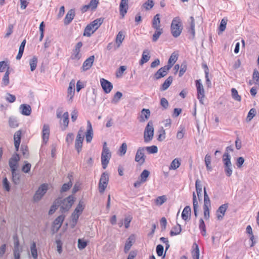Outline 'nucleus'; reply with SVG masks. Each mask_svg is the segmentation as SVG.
Returning <instances> with one entry per match:
<instances>
[{"instance_id": "17", "label": "nucleus", "mask_w": 259, "mask_h": 259, "mask_svg": "<svg viewBox=\"0 0 259 259\" xmlns=\"http://www.w3.org/2000/svg\"><path fill=\"white\" fill-rule=\"evenodd\" d=\"M128 9V0H121L119 5L120 14L123 17Z\"/></svg>"}, {"instance_id": "40", "label": "nucleus", "mask_w": 259, "mask_h": 259, "mask_svg": "<svg viewBox=\"0 0 259 259\" xmlns=\"http://www.w3.org/2000/svg\"><path fill=\"white\" fill-rule=\"evenodd\" d=\"M223 161L225 165H231L232 164L231 162V156L228 152H225L223 156Z\"/></svg>"}, {"instance_id": "14", "label": "nucleus", "mask_w": 259, "mask_h": 259, "mask_svg": "<svg viewBox=\"0 0 259 259\" xmlns=\"http://www.w3.org/2000/svg\"><path fill=\"white\" fill-rule=\"evenodd\" d=\"M228 207L227 203L221 205L217 210V217L218 220H222L225 214L226 210Z\"/></svg>"}, {"instance_id": "47", "label": "nucleus", "mask_w": 259, "mask_h": 259, "mask_svg": "<svg viewBox=\"0 0 259 259\" xmlns=\"http://www.w3.org/2000/svg\"><path fill=\"white\" fill-rule=\"evenodd\" d=\"M122 96V94L120 92H117L114 95V97L111 101V102L113 104L117 103L120 100Z\"/></svg>"}, {"instance_id": "30", "label": "nucleus", "mask_w": 259, "mask_h": 259, "mask_svg": "<svg viewBox=\"0 0 259 259\" xmlns=\"http://www.w3.org/2000/svg\"><path fill=\"white\" fill-rule=\"evenodd\" d=\"M172 80V77L171 76H169L162 84L161 90L162 91H165L167 90L171 84Z\"/></svg>"}, {"instance_id": "54", "label": "nucleus", "mask_w": 259, "mask_h": 259, "mask_svg": "<svg viewBox=\"0 0 259 259\" xmlns=\"http://www.w3.org/2000/svg\"><path fill=\"white\" fill-rule=\"evenodd\" d=\"M205 163L207 170H211V167L210 166L211 163V156L209 154H206L205 157Z\"/></svg>"}, {"instance_id": "63", "label": "nucleus", "mask_w": 259, "mask_h": 259, "mask_svg": "<svg viewBox=\"0 0 259 259\" xmlns=\"http://www.w3.org/2000/svg\"><path fill=\"white\" fill-rule=\"evenodd\" d=\"M225 171L228 177H230L232 174V164L225 165Z\"/></svg>"}, {"instance_id": "46", "label": "nucleus", "mask_w": 259, "mask_h": 259, "mask_svg": "<svg viewBox=\"0 0 259 259\" xmlns=\"http://www.w3.org/2000/svg\"><path fill=\"white\" fill-rule=\"evenodd\" d=\"M104 21V18H98L93 21H92L91 23L94 27H95V29H98V28L101 26V25L103 23Z\"/></svg>"}, {"instance_id": "16", "label": "nucleus", "mask_w": 259, "mask_h": 259, "mask_svg": "<svg viewBox=\"0 0 259 259\" xmlns=\"http://www.w3.org/2000/svg\"><path fill=\"white\" fill-rule=\"evenodd\" d=\"M94 59L95 56L93 55L91 56L84 61L82 66L83 71H86L91 68L94 63Z\"/></svg>"}, {"instance_id": "11", "label": "nucleus", "mask_w": 259, "mask_h": 259, "mask_svg": "<svg viewBox=\"0 0 259 259\" xmlns=\"http://www.w3.org/2000/svg\"><path fill=\"white\" fill-rule=\"evenodd\" d=\"M19 160L20 157L19 154L17 153L13 155L12 157L10 159L9 164L11 171L17 170L18 166V162L19 161Z\"/></svg>"}, {"instance_id": "9", "label": "nucleus", "mask_w": 259, "mask_h": 259, "mask_svg": "<svg viewBox=\"0 0 259 259\" xmlns=\"http://www.w3.org/2000/svg\"><path fill=\"white\" fill-rule=\"evenodd\" d=\"M196 86L197 91V98L199 100L201 104H204L203 98H204V90L203 86L200 82V80H197L196 81Z\"/></svg>"}, {"instance_id": "2", "label": "nucleus", "mask_w": 259, "mask_h": 259, "mask_svg": "<svg viewBox=\"0 0 259 259\" xmlns=\"http://www.w3.org/2000/svg\"><path fill=\"white\" fill-rule=\"evenodd\" d=\"M111 157V153L109 148L107 147V143L104 142L101 155V162L102 167L106 169Z\"/></svg>"}, {"instance_id": "28", "label": "nucleus", "mask_w": 259, "mask_h": 259, "mask_svg": "<svg viewBox=\"0 0 259 259\" xmlns=\"http://www.w3.org/2000/svg\"><path fill=\"white\" fill-rule=\"evenodd\" d=\"M60 203L61 202L60 198H57L55 200L49 211V214L50 215H51L55 212L58 207L60 205Z\"/></svg>"}, {"instance_id": "53", "label": "nucleus", "mask_w": 259, "mask_h": 259, "mask_svg": "<svg viewBox=\"0 0 259 259\" xmlns=\"http://www.w3.org/2000/svg\"><path fill=\"white\" fill-rule=\"evenodd\" d=\"M195 188L197 196H199V194H201L202 191V186L201 185V181L199 179H197L196 181Z\"/></svg>"}, {"instance_id": "26", "label": "nucleus", "mask_w": 259, "mask_h": 259, "mask_svg": "<svg viewBox=\"0 0 259 259\" xmlns=\"http://www.w3.org/2000/svg\"><path fill=\"white\" fill-rule=\"evenodd\" d=\"M150 57H151L149 54V51L148 50H144L142 55L141 59L140 61V64L142 65L144 63L147 62L150 59Z\"/></svg>"}, {"instance_id": "35", "label": "nucleus", "mask_w": 259, "mask_h": 259, "mask_svg": "<svg viewBox=\"0 0 259 259\" xmlns=\"http://www.w3.org/2000/svg\"><path fill=\"white\" fill-rule=\"evenodd\" d=\"M182 231L181 226L177 224L176 226L174 227L170 232V235L172 236L179 234Z\"/></svg>"}, {"instance_id": "29", "label": "nucleus", "mask_w": 259, "mask_h": 259, "mask_svg": "<svg viewBox=\"0 0 259 259\" xmlns=\"http://www.w3.org/2000/svg\"><path fill=\"white\" fill-rule=\"evenodd\" d=\"M124 37L125 36L123 32H122V31H119L117 34L115 39V42L117 45V48H119L121 44H122L123 40L124 39Z\"/></svg>"}, {"instance_id": "49", "label": "nucleus", "mask_w": 259, "mask_h": 259, "mask_svg": "<svg viewBox=\"0 0 259 259\" xmlns=\"http://www.w3.org/2000/svg\"><path fill=\"white\" fill-rule=\"evenodd\" d=\"M256 113V110L254 108H251L248 113L246 121H250L255 116Z\"/></svg>"}, {"instance_id": "59", "label": "nucleus", "mask_w": 259, "mask_h": 259, "mask_svg": "<svg viewBox=\"0 0 259 259\" xmlns=\"http://www.w3.org/2000/svg\"><path fill=\"white\" fill-rule=\"evenodd\" d=\"M158 133H159V134L158 136L157 140L158 141H163L165 138V130H163V128L162 127V128L159 131H158Z\"/></svg>"}, {"instance_id": "1", "label": "nucleus", "mask_w": 259, "mask_h": 259, "mask_svg": "<svg viewBox=\"0 0 259 259\" xmlns=\"http://www.w3.org/2000/svg\"><path fill=\"white\" fill-rule=\"evenodd\" d=\"M60 199V211L62 213L67 212L71 207L75 201V197L73 195H70L66 198Z\"/></svg>"}, {"instance_id": "64", "label": "nucleus", "mask_w": 259, "mask_h": 259, "mask_svg": "<svg viewBox=\"0 0 259 259\" xmlns=\"http://www.w3.org/2000/svg\"><path fill=\"white\" fill-rule=\"evenodd\" d=\"M252 78L255 81V83L259 85V72L256 70L253 71Z\"/></svg>"}, {"instance_id": "4", "label": "nucleus", "mask_w": 259, "mask_h": 259, "mask_svg": "<svg viewBox=\"0 0 259 259\" xmlns=\"http://www.w3.org/2000/svg\"><path fill=\"white\" fill-rule=\"evenodd\" d=\"M154 136V127L152 121H149L147 124L144 132V142L148 143L151 141Z\"/></svg>"}, {"instance_id": "56", "label": "nucleus", "mask_w": 259, "mask_h": 259, "mask_svg": "<svg viewBox=\"0 0 259 259\" xmlns=\"http://www.w3.org/2000/svg\"><path fill=\"white\" fill-rule=\"evenodd\" d=\"M166 201V197L165 196L163 195L158 197L156 199V203L157 205H161Z\"/></svg>"}, {"instance_id": "57", "label": "nucleus", "mask_w": 259, "mask_h": 259, "mask_svg": "<svg viewBox=\"0 0 259 259\" xmlns=\"http://www.w3.org/2000/svg\"><path fill=\"white\" fill-rule=\"evenodd\" d=\"M92 29L91 28L90 26L88 25L85 27L83 33V35L88 37H90L92 34H93L94 32H93Z\"/></svg>"}, {"instance_id": "32", "label": "nucleus", "mask_w": 259, "mask_h": 259, "mask_svg": "<svg viewBox=\"0 0 259 259\" xmlns=\"http://www.w3.org/2000/svg\"><path fill=\"white\" fill-rule=\"evenodd\" d=\"M17 170L11 171L12 175V181L15 185H18L20 182V175L17 172Z\"/></svg>"}, {"instance_id": "50", "label": "nucleus", "mask_w": 259, "mask_h": 259, "mask_svg": "<svg viewBox=\"0 0 259 259\" xmlns=\"http://www.w3.org/2000/svg\"><path fill=\"white\" fill-rule=\"evenodd\" d=\"M146 150L147 151L149 154H154L156 153L158 151V148L156 146H151L149 147H145V150Z\"/></svg>"}, {"instance_id": "37", "label": "nucleus", "mask_w": 259, "mask_h": 259, "mask_svg": "<svg viewBox=\"0 0 259 259\" xmlns=\"http://www.w3.org/2000/svg\"><path fill=\"white\" fill-rule=\"evenodd\" d=\"M150 172L147 169H144L140 176V180L142 182L145 183L147 181V178L149 177Z\"/></svg>"}, {"instance_id": "33", "label": "nucleus", "mask_w": 259, "mask_h": 259, "mask_svg": "<svg viewBox=\"0 0 259 259\" xmlns=\"http://www.w3.org/2000/svg\"><path fill=\"white\" fill-rule=\"evenodd\" d=\"M190 28L189 30V32L192 35V39H194L195 37V20L193 17L191 16L190 18Z\"/></svg>"}, {"instance_id": "15", "label": "nucleus", "mask_w": 259, "mask_h": 259, "mask_svg": "<svg viewBox=\"0 0 259 259\" xmlns=\"http://www.w3.org/2000/svg\"><path fill=\"white\" fill-rule=\"evenodd\" d=\"M93 137V130L90 121H87V131L85 133V139L87 143H90Z\"/></svg>"}, {"instance_id": "48", "label": "nucleus", "mask_w": 259, "mask_h": 259, "mask_svg": "<svg viewBox=\"0 0 259 259\" xmlns=\"http://www.w3.org/2000/svg\"><path fill=\"white\" fill-rule=\"evenodd\" d=\"M231 94L232 98L236 101H240L241 98L238 94L237 91L235 88L231 89Z\"/></svg>"}, {"instance_id": "23", "label": "nucleus", "mask_w": 259, "mask_h": 259, "mask_svg": "<svg viewBox=\"0 0 259 259\" xmlns=\"http://www.w3.org/2000/svg\"><path fill=\"white\" fill-rule=\"evenodd\" d=\"M168 72L164 69L163 67L159 69L157 72L154 74L153 78L154 80H158L165 76Z\"/></svg>"}, {"instance_id": "36", "label": "nucleus", "mask_w": 259, "mask_h": 259, "mask_svg": "<svg viewBox=\"0 0 259 259\" xmlns=\"http://www.w3.org/2000/svg\"><path fill=\"white\" fill-rule=\"evenodd\" d=\"M9 75L10 71L8 69H7L2 79V86H7L9 84Z\"/></svg>"}, {"instance_id": "18", "label": "nucleus", "mask_w": 259, "mask_h": 259, "mask_svg": "<svg viewBox=\"0 0 259 259\" xmlns=\"http://www.w3.org/2000/svg\"><path fill=\"white\" fill-rule=\"evenodd\" d=\"M75 16V12L73 9H71L67 12L64 20V23L65 25H68L73 19Z\"/></svg>"}, {"instance_id": "44", "label": "nucleus", "mask_w": 259, "mask_h": 259, "mask_svg": "<svg viewBox=\"0 0 259 259\" xmlns=\"http://www.w3.org/2000/svg\"><path fill=\"white\" fill-rule=\"evenodd\" d=\"M37 59L35 56L33 57V58L30 60L29 65L30 66V69L31 71H34L37 66Z\"/></svg>"}, {"instance_id": "51", "label": "nucleus", "mask_w": 259, "mask_h": 259, "mask_svg": "<svg viewBox=\"0 0 259 259\" xmlns=\"http://www.w3.org/2000/svg\"><path fill=\"white\" fill-rule=\"evenodd\" d=\"M154 2L152 0H148L142 6L146 10H149L153 8Z\"/></svg>"}, {"instance_id": "21", "label": "nucleus", "mask_w": 259, "mask_h": 259, "mask_svg": "<svg viewBox=\"0 0 259 259\" xmlns=\"http://www.w3.org/2000/svg\"><path fill=\"white\" fill-rule=\"evenodd\" d=\"M135 241V237L134 235H131L126 240L124 250L125 253H127L129 250L130 249L131 246L133 245V243Z\"/></svg>"}, {"instance_id": "34", "label": "nucleus", "mask_w": 259, "mask_h": 259, "mask_svg": "<svg viewBox=\"0 0 259 259\" xmlns=\"http://www.w3.org/2000/svg\"><path fill=\"white\" fill-rule=\"evenodd\" d=\"M62 122H60L61 124H63L64 126L65 130L67 127H68L69 123V114L68 112H65L62 115Z\"/></svg>"}, {"instance_id": "62", "label": "nucleus", "mask_w": 259, "mask_h": 259, "mask_svg": "<svg viewBox=\"0 0 259 259\" xmlns=\"http://www.w3.org/2000/svg\"><path fill=\"white\" fill-rule=\"evenodd\" d=\"M3 187L7 191L10 190V183L6 177L4 178L3 179Z\"/></svg>"}, {"instance_id": "3", "label": "nucleus", "mask_w": 259, "mask_h": 259, "mask_svg": "<svg viewBox=\"0 0 259 259\" xmlns=\"http://www.w3.org/2000/svg\"><path fill=\"white\" fill-rule=\"evenodd\" d=\"M171 33L175 37H178L181 33L182 28L181 25L180 19L179 17L175 18L171 24Z\"/></svg>"}, {"instance_id": "45", "label": "nucleus", "mask_w": 259, "mask_h": 259, "mask_svg": "<svg viewBox=\"0 0 259 259\" xmlns=\"http://www.w3.org/2000/svg\"><path fill=\"white\" fill-rule=\"evenodd\" d=\"M163 30L162 29H156V31H155L154 33L153 34L152 36V40L154 42L156 41L159 38L160 35L162 33Z\"/></svg>"}, {"instance_id": "20", "label": "nucleus", "mask_w": 259, "mask_h": 259, "mask_svg": "<svg viewBox=\"0 0 259 259\" xmlns=\"http://www.w3.org/2000/svg\"><path fill=\"white\" fill-rule=\"evenodd\" d=\"M50 136V127L48 124H44L42 131V137L44 142L47 143Z\"/></svg>"}, {"instance_id": "60", "label": "nucleus", "mask_w": 259, "mask_h": 259, "mask_svg": "<svg viewBox=\"0 0 259 259\" xmlns=\"http://www.w3.org/2000/svg\"><path fill=\"white\" fill-rule=\"evenodd\" d=\"M31 167V165L30 163L27 162V161H25V164L23 166L22 170L24 172L28 173L30 170Z\"/></svg>"}, {"instance_id": "24", "label": "nucleus", "mask_w": 259, "mask_h": 259, "mask_svg": "<svg viewBox=\"0 0 259 259\" xmlns=\"http://www.w3.org/2000/svg\"><path fill=\"white\" fill-rule=\"evenodd\" d=\"M191 214V207L189 206H186L183 210L182 218L184 221H187L190 220Z\"/></svg>"}, {"instance_id": "22", "label": "nucleus", "mask_w": 259, "mask_h": 259, "mask_svg": "<svg viewBox=\"0 0 259 259\" xmlns=\"http://www.w3.org/2000/svg\"><path fill=\"white\" fill-rule=\"evenodd\" d=\"M150 116V111L149 109H143L141 111V114L140 116L139 121L141 122H145L147 120Z\"/></svg>"}, {"instance_id": "6", "label": "nucleus", "mask_w": 259, "mask_h": 259, "mask_svg": "<svg viewBox=\"0 0 259 259\" xmlns=\"http://www.w3.org/2000/svg\"><path fill=\"white\" fill-rule=\"evenodd\" d=\"M109 182V175L106 172H103L100 178L99 183V191L101 193H103L107 186Z\"/></svg>"}, {"instance_id": "12", "label": "nucleus", "mask_w": 259, "mask_h": 259, "mask_svg": "<svg viewBox=\"0 0 259 259\" xmlns=\"http://www.w3.org/2000/svg\"><path fill=\"white\" fill-rule=\"evenodd\" d=\"M100 83L103 91L106 94L109 93L113 89L112 84L104 78H101L100 79Z\"/></svg>"}, {"instance_id": "25", "label": "nucleus", "mask_w": 259, "mask_h": 259, "mask_svg": "<svg viewBox=\"0 0 259 259\" xmlns=\"http://www.w3.org/2000/svg\"><path fill=\"white\" fill-rule=\"evenodd\" d=\"M65 219V215L61 214L54 221V227L56 228L57 230L61 227Z\"/></svg>"}, {"instance_id": "19", "label": "nucleus", "mask_w": 259, "mask_h": 259, "mask_svg": "<svg viewBox=\"0 0 259 259\" xmlns=\"http://www.w3.org/2000/svg\"><path fill=\"white\" fill-rule=\"evenodd\" d=\"M19 109L22 115L28 116L31 113V108L29 105L22 104L20 105Z\"/></svg>"}, {"instance_id": "55", "label": "nucleus", "mask_w": 259, "mask_h": 259, "mask_svg": "<svg viewBox=\"0 0 259 259\" xmlns=\"http://www.w3.org/2000/svg\"><path fill=\"white\" fill-rule=\"evenodd\" d=\"M21 135V131L20 130L17 131L14 134V143H16V142H18V144H20Z\"/></svg>"}, {"instance_id": "13", "label": "nucleus", "mask_w": 259, "mask_h": 259, "mask_svg": "<svg viewBox=\"0 0 259 259\" xmlns=\"http://www.w3.org/2000/svg\"><path fill=\"white\" fill-rule=\"evenodd\" d=\"M75 81L72 80L69 83V87L67 90L68 102L71 103L72 101V98L74 95Z\"/></svg>"}, {"instance_id": "10", "label": "nucleus", "mask_w": 259, "mask_h": 259, "mask_svg": "<svg viewBox=\"0 0 259 259\" xmlns=\"http://www.w3.org/2000/svg\"><path fill=\"white\" fill-rule=\"evenodd\" d=\"M144 151L145 147H139L136 154L135 161L140 165L144 164L145 162L146 156L144 154Z\"/></svg>"}, {"instance_id": "27", "label": "nucleus", "mask_w": 259, "mask_h": 259, "mask_svg": "<svg viewBox=\"0 0 259 259\" xmlns=\"http://www.w3.org/2000/svg\"><path fill=\"white\" fill-rule=\"evenodd\" d=\"M160 23V15L159 14H157L154 17L152 21L153 28H154L155 29H161Z\"/></svg>"}, {"instance_id": "8", "label": "nucleus", "mask_w": 259, "mask_h": 259, "mask_svg": "<svg viewBox=\"0 0 259 259\" xmlns=\"http://www.w3.org/2000/svg\"><path fill=\"white\" fill-rule=\"evenodd\" d=\"M82 46V43L79 41L76 44L74 49L72 50L70 58L72 60H78L82 56L80 53V49Z\"/></svg>"}, {"instance_id": "31", "label": "nucleus", "mask_w": 259, "mask_h": 259, "mask_svg": "<svg viewBox=\"0 0 259 259\" xmlns=\"http://www.w3.org/2000/svg\"><path fill=\"white\" fill-rule=\"evenodd\" d=\"M193 248L192 255L193 259H199V249L198 245L194 243L193 245Z\"/></svg>"}, {"instance_id": "58", "label": "nucleus", "mask_w": 259, "mask_h": 259, "mask_svg": "<svg viewBox=\"0 0 259 259\" xmlns=\"http://www.w3.org/2000/svg\"><path fill=\"white\" fill-rule=\"evenodd\" d=\"M72 185V184L71 181L67 183L64 184L61 189V192H66L71 188Z\"/></svg>"}, {"instance_id": "42", "label": "nucleus", "mask_w": 259, "mask_h": 259, "mask_svg": "<svg viewBox=\"0 0 259 259\" xmlns=\"http://www.w3.org/2000/svg\"><path fill=\"white\" fill-rule=\"evenodd\" d=\"M80 214L78 212H75V211H74L72 214H71V219H72V227H74L78 221V219L79 218V217L80 216Z\"/></svg>"}, {"instance_id": "41", "label": "nucleus", "mask_w": 259, "mask_h": 259, "mask_svg": "<svg viewBox=\"0 0 259 259\" xmlns=\"http://www.w3.org/2000/svg\"><path fill=\"white\" fill-rule=\"evenodd\" d=\"M31 253L34 259L37 258V251L36 246V244L33 242L30 246Z\"/></svg>"}, {"instance_id": "5", "label": "nucleus", "mask_w": 259, "mask_h": 259, "mask_svg": "<svg viewBox=\"0 0 259 259\" xmlns=\"http://www.w3.org/2000/svg\"><path fill=\"white\" fill-rule=\"evenodd\" d=\"M83 139L84 129L82 127H81L78 132L75 142V147L78 153H79L81 150Z\"/></svg>"}, {"instance_id": "52", "label": "nucleus", "mask_w": 259, "mask_h": 259, "mask_svg": "<svg viewBox=\"0 0 259 259\" xmlns=\"http://www.w3.org/2000/svg\"><path fill=\"white\" fill-rule=\"evenodd\" d=\"M9 123L10 126L12 128H15L18 125L17 119L13 117H10L9 118Z\"/></svg>"}, {"instance_id": "7", "label": "nucleus", "mask_w": 259, "mask_h": 259, "mask_svg": "<svg viewBox=\"0 0 259 259\" xmlns=\"http://www.w3.org/2000/svg\"><path fill=\"white\" fill-rule=\"evenodd\" d=\"M48 190V185L43 184L40 185L33 196V200L37 202L39 201Z\"/></svg>"}, {"instance_id": "39", "label": "nucleus", "mask_w": 259, "mask_h": 259, "mask_svg": "<svg viewBox=\"0 0 259 259\" xmlns=\"http://www.w3.org/2000/svg\"><path fill=\"white\" fill-rule=\"evenodd\" d=\"M210 200L206 192V188H204V204L203 206H210Z\"/></svg>"}, {"instance_id": "61", "label": "nucleus", "mask_w": 259, "mask_h": 259, "mask_svg": "<svg viewBox=\"0 0 259 259\" xmlns=\"http://www.w3.org/2000/svg\"><path fill=\"white\" fill-rule=\"evenodd\" d=\"M127 150V145L125 143H123L119 148L120 155L121 156L124 155Z\"/></svg>"}, {"instance_id": "43", "label": "nucleus", "mask_w": 259, "mask_h": 259, "mask_svg": "<svg viewBox=\"0 0 259 259\" xmlns=\"http://www.w3.org/2000/svg\"><path fill=\"white\" fill-rule=\"evenodd\" d=\"M84 208V202L80 200V201H79L78 204H77V206L76 207V208L74 211H75V212H78L81 214V213L82 212Z\"/></svg>"}, {"instance_id": "38", "label": "nucleus", "mask_w": 259, "mask_h": 259, "mask_svg": "<svg viewBox=\"0 0 259 259\" xmlns=\"http://www.w3.org/2000/svg\"><path fill=\"white\" fill-rule=\"evenodd\" d=\"M180 165H181L180 161L178 159L175 158L171 162L170 166L169 167V169L175 170V169H177L178 167H179Z\"/></svg>"}]
</instances>
